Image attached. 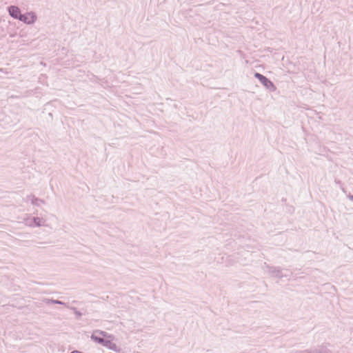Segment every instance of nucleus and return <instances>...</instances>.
<instances>
[{"label": "nucleus", "instance_id": "obj_3", "mask_svg": "<svg viewBox=\"0 0 353 353\" xmlns=\"http://www.w3.org/2000/svg\"><path fill=\"white\" fill-rule=\"evenodd\" d=\"M37 19V17L35 12L31 11L21 14L19 21L26 24L31 25L36 21Z\"/></svg>", "mask_w": 353, "mask_h": 353}, {"label": "nucleus", "instance_id": "obj_1", "mask_svg": "<svg viewBox=\"0 0 353 353\" xmlns=\"http://www.w3.org/2000/svg\"><path fill=\"white\" fill-rule=\"evenodd\" d=\"M254 76L269 91L274 92L276 90V88L273 82L263 74L259 72H255Z\"/></svg>", "mask_w": 353, "mask_h": 353}, {"label": "nucleus", "instance_id": "obj_9", "mask_svg": "<svg viewBox=\"0 0 353 353\" xmlns=\"http://www.w3.org/2000/svg\"><path fill=\"white\" fill-rule=\"evenodd\" d=\"M43 302L46 303V304H59V305H65V303L61 301H59V300H55V299H45L43 300Z\"/></svg>", "mask_w": 353, "mask_h": 353}, {"label": "nucleus", "instance_id": "obj_6", "mask_svg": "<svg viewBox=\"0 0 353 353\" xmlns=\"http://www.w3.org/2000/svg\"><path fill=\"white\" fill-rule=\"evenodd\" d=\"M97 332H99V334H102L103 336H105L106 334V332H103V331H98V330H97L91 336V339H92V341H94V342H96V343L103 345V344L105 342V339H103L102 337H101L99 336L96 335Z\"/></svg>", "mask_w": 353, "mask_h": 353}, {"label": "nucleus", "instance_id": "obj_7", "mask_svg": "<svg viewBox=\"0 0 353 353\" xmlns=\"http://www.w3.org/2000/svg\"><path fill=\"white\" fill-rule=\"evenodd\" d=\"M103 345L104 347H106L108 349L112 350L115 351V352H117V351L119 350V348L117 347V345L115 343H112L110 340H106L105 339V341L103 343Z\"/></svg>", "mask_w": 353, "mask_h": 353}, {"label": "nucleus", "instance_id": "obj_11", "mask_svg": "<svg viewBox=\"0 0 353 353\" xmlns=\"http://www.w3.org/2000/svg\"><path fill=\"white\" fill-rule=\"evenodd\" d=\"M72 310L74 312L77 319H79L82 316V313L80 311L77 310L76 307H73Z\"/></svg>", "mask_w": 353, "mask_h": 353}, {"label": "nucleus", "instance_id": "obj_10", "mask_svg": "<svg viewBox=\"0 0 353 353\" xmlns=\"http://www.w3.org/2000/svg\"><path fill=\"white\" fill-rule=\"evenodd\" d=\"M32 197V199L31 201V203L34 205H39V202L44 203V201L39 198L35 197L34 195H31Z\"/></svg>", "mask_w": 353, "mask_h": 353}, {"label": "nucleus", "instance_id": "obj_2", "mask_svg": "<svg viewBox=\"0 0 353 353\" xmlns=\"http://www.w3.org/2000/svg\"><path fill=\"white\" fill-rule=\"evenodd\" d=\"M267 268L268 269V272L273 277L282 279L283 277H288L292 274V272L290 271H288L289 274H283L281 269L279 267L268 265Z\"/></svg>", "mask_w": 353, "mask_h": 353}, {"label": "nucleus", "instance_id": "obj_5", "mask_svg": "<svg viewBox=\"0 0 353 353\" xmlns=\"http://www.w3.org/2000/svg\"><path fill=\"white\" fill-rule=\"evenodd\" d=\"M301 353H332V351L325 346H319L310 350H305Z\"/></svg>", "mask_w": 353, "mask_h": 353}, {"label": "nucleus", "instance_id": "obj_12", "mask_svg": "<svg viewBox=\"0 0 353 353\" xmlns=\"http://www.w3.org/2000/svg\"><path fill=\"white\" fill-rule=\"evenodd\" d=\"M70 353H83V352L78 351V350H73Z\"/></svg>", "mask_w": 353, "mask_h": 353}, {"label": "nucleus", "instance_id": "obj_8", "mask_svg": "<svg viewBox=\"0 0 353 353\" xmlns=\"http://www.w3.org/2000/svg\"><path fill=\"white\" fill-rule=\"evenodd\" d=\"M42 222H43L42 219H41L38 216H34V217L32 218L31 222L29 223V225L39 227V226L42 225Z\"/></svg>", "mask_w": 353, "mask_h": 353}, {"label": "nucleus", "instance_id": "obj_4", "mask_svg": "<svg viewBox=\"0 0 353 353\" xmlns=\"http://www.w3.org/2000/svg\"><path fill=\"white\" fill-rule=\"evenodd\" d=\"M8 11L9 14L14 19L19 20L21 15V11L20 8L17 6H10L8 8Z\"/></svg>", "mask_w": 353, "mask_h": 353}]
</instances>
